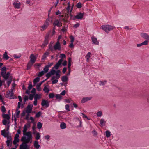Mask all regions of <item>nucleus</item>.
Here are the masks:
<instances>
[{
  "mask_svg": "<svg viewBox=\"0 0 149 149\" xmlns=\"http://www.w3.org/2000/svg\"><path fill=\"white\" fill-rule=\"evenodd\" d=\"M28 134H26V136H23L22 137L21 139V141L22 142L21 144L23 143H28L29 142L30 140H32V133L30 131L27 132Z\"/></svg>",
  "mask_w": 149,
  "mask_h": 149,
  "instance_id": "obj_1",
  "label": "nucleus"
},
{
  "mask_svg": "<svg viewBox=\"0 0 149 149\" xmlns=\"http://www.w3.org/2000/svg\"><path fill=\"white\" fill-rule=\"evenodd\" d=\"M115 28L114 26L108 24L103 25L101 26V29L107 33H108L109 31L113 30Z\"/></svg>",
  "mask_w": 149,
  "mask_h": 149,
  "instance_id": "obj_2",
  "label": "nucleus"
},
{
  "mask_svg": "<svg viewBox=\"0 0 149 149\" xmlns=\"http://www.w3.org/2000/svg\"><path fill=\"white\" fill-rule=\"evenodd\" d=\"M14 89H11L10 91H9V92L6 95V97L7 98H9L10 99H16L17 97L15 96L13 92Z\"/></svg>",
  "mask_w": 149,
  "mask_h": 149,
  "instance_id": "obj_3",
  "label": "nucleus"
},
{
  "mask_svg": "<svg viewBox=\"0 0 149 149\" xmlns=\"http://www.w3.org/2000/svg\"><path fill=\"white\" fill-rule=\"evenodd\" d=\"M85 13H84L79 12L77 15L76 16H75L73 17V20H75V19H78L81 20L83 18Z\"/></svg>",
  "mask_w": 149,
  "mask_h": 149,
  "instance_id": "obj_4",
  "label": "nucleus"
},
{
  "mask_svg": "<svg viewBox=\"0 0 149 149\" xmlns=\"http://www.w3.org/2000/svg\"><path fill=\"white\" fill-rule=\"evenodd\" d=\"M41 105L42 107L47 108L49 106V102L47 100L43 99L42 100Z\"/></svg>",
  "mask_w": 149,
  "mask_h": 149,
  "instance_id": "obj_5",
  "label": "nucleus"
},
{
  "mask_svg": "<svg viewBox=\"0 0 149 149\" xmlns=\"http://www.w3.org/2000/svg\"><path fill=\"white\" fill-rule=\"evenodd\" d=\"M53 49L54 48L55 50H60L61 49V45L59 41H57V42L56 43L54 46Z\"/></svg>",
  "mask_w": 149,
  "mask_h": 149,
  "instance_id": "obj_6",
  "label": "nucleus"
},
{
  "mask_svg": "<svg viewBox=\"0 0 149 149\" xmlns=\"http://www.w3.org/2000/svg\"><path fill=\"white\" fill-rule=\"evenodd\" d=\"M50 21V19L49 18H47L45 22L44 25L41 26V28H42L43 30H45L46 28L49 25V23L48 22V21Z\"/></svg>",
  "mask_w": 149,
  "mask_h": 149,
  "instance_id": "obj_7",
  "label": "nucleus"
},
{
  "mask_svg": "<svg viewBox=\"0 0 149 149\" xmlns=\"http://www.w3.org/2000/svg\"><path fill=\"white\" fill-rule=\"evenodd\" d=\"M33 107V105L32 104H29H29L26 107V110L25 111L27 113L29 114L31 112Z\"/></svg>",
  "mask_w": 149,
  "mask_h": 149,
  "instance_id": "obj_8",
  "label": "nucleus"
},
{
  "mask_svg": "<svg viewBox=\"0 0 149 149\" xmlns=\"http://www.w3.org/2000/svg\"><path fill=\"white\" fill-rule=\"evenodd\" d=\"M29 146L26 143H24L21 144L19 146V149H29Z\"/></svg>",
  "mask_w": 149,
  "mask_h": 149,
  "instance_id": "obj_9",
  "label": "nucleus"
},
{
  "mask_svg": "<svg viewBox=\"0 0 149 149\" xmlns=\"http://www.w3.org/2000/svg\"><path fill=\"white\" fill-rule=\"evenodd\" d=\"M7 68L5 66L3 67L1 69V75L2 77L6 73Z\"/></svg>",
  "mask_w": 149,
  "mask_h": 149,
  "instance_id": "obj_10",
  "label": "nucleus"
},
{
  "mask_svg": "<svg viewBox=\"0 0 149 149\" xmlns=\"http://www.w3.org/2000/svg\"><path fill=\"white\" fill-rule=\"evenodd\" d=\"M30 60L29 61L32 63H34L36 59V57L33 54H31L30 56Z\"/></svg>",
  "mask_w": 149,
  "mask_h": 149,
  "instance_id": "obj_11",
  "label": "nucleus"
},
{
  "mask_svg": "<svg viewBox=\"0 0 149 149\" xmlns=\"http://www.w3.org/2000/svg\"><path fill=\"white\" fill-rule=\"evenodd\" d=\"M92 43L96 45H99V42L97 41L96 38L94 36H92L91 37Z\"/></svg>",
  "mask_w": 149,
  "mask_h": 149,
  "instance_id": "obj_12",
  "label": "nucleus"
},
{
  "mask_svg": "<svg viewBox=\"0 0 149 149\" xmlns=\"http://www.w3.org/2000/svg\"><path fill=\"white\" fill-rule=\"evenodd\" d=\"M27 130L28 127H27V125L26 124L25 125L22 130L23 136H26V134H28L27 132Z\"/></svg>",
  "mask_w": 149,
  "mask_h": 149,
  "instance_id": "obj_13",
  "label": "nucleus"
},
{
  "mask_svg": "<svg viewBox=\"0 0 149 149\" xmlns=\"http://www.w3.org/2000/svg\"><path fill=\"white\" fill-rule=\"evenodd\" d=\"M149 41L148 40H146L141 43L137 44L136 46L137 47H139L143 45H147Z\"/></svg>",
  "mask_w": 149,
  "mask_h": 149,
  "instance_id": "obj_14",
  "label": "nucleus"
},
{
  "mask_svg": "<svg viewBox=\"0 0 149 149\" xmlns=\"http://www.w3.org/2000/svg\"><path fill=\"white\" fill-rule=\"evenodd\" d=\"M92 98V97H85L83 98L81 100V103H85L86 102L91 100Z\"/></svg>",
  "mask_w": 149,
  "mask_h": 149,
  "instance_id": "obj_15",
  "label": "nucleus"
},
{
  "mask_svg": "<svg viewBox=\"0 0 149 149\" xmlns=\"http://www.w3.org/2000/svg\"><path fill=\"white\" fill-rule=\"evenodd\" d=\"M40 80V77L38 76L34 79L33 82V86H34L37 84V83Z\"/></svg>",
  "mask_w": 149,
  "mask_h": 149,
  "instance_id": "obj_16",
  "label": "nucleus"
},
{
  "mask_svg": "<svg viewBox=\"0 0 149 149\" xmlns=\"http://www.w3.org/2000/svg\"><path fill=\"white\" fill-rule=\"evenodd\" d=\"M10 74V72L8 71L6 72L4 76L3 77V78H4L5 80H7L8 78L9 77Z\"/></svg>",
  "mask_w": 149,
  "mask_h": 149,
  "instance_id": "obj_17",
  "label": "nucleus"
},
{
  "mask_svg": "<svg viewBox=\"0 0 149 149\" xmlns=\"http://www.w3.org/2000/svg\"><path fill=\"white\" fill-rule=\"evenodd\" d=\"M141 36L142 38H145L146 39H149V35L146 33H141Z\"/></svg>",
  "mask_w": 149,
  "mask_h": 149,
  "instance_id": "obj_18",
  "label": "nucleus"
},
{
  "mask_svg": "<svg viewBox=\"0 0 149 149\" xmlns=\"http://www.w3.org/2000/svg\"><path fill=\"white\" fill-rule=\"evenodd\" d=\"M2 116L3 118H4V119L9 120V119H10V116H9V114L3 113Z\"/></svg>",
  "mask_w": 149,
  "mask_h": 149,
  "instance_id": "obj_19",
  "label": "nucleus"
},
{
  "mask_svg": "<svg viewBox=\"0 0 149 149\" xmlns=\"http://www.w3.org/2000/svg\"><path fill=\"white\" fill-rule=\"evenodd\" d=\"M13 5L16 8L19 9L20 7V3L19 2L18 3L17 2H15L13 3Z\"/></svg>",
  "mask_w": 149,
  "mask_h": 149,
  "instance_id": "obj_20",
  "label": "nucleus"
},
{
  "mask_svg": "<svg viewBox=\"0 0 149 149\" xmlns=\"http://www.w3.org/2000/svg\"><path fill=\"white\" fill-rule=\"evenodd\" d=\"M1 135L3 136L4 137V136H6V135H8L10 134L11 135L10 133H9L8 132H6V131L5 129H4L3 130H1Z\"/></svg>",
  "mask_w": 149,
  "mask_h": 149,
  "instance_id": "obj_21",
  "label": "nucleus"
},
{
  "mask_svg": "<svg viewBox=\"0 0 149 149\" xmlns=\"http://www.w3.org/2000/svg\"><path fill=\"white\" fill-rule=\"evenodd\" d=\"M33 145L36 149H39L40 146V145L39 144V143L38 141H34Z\"/></svg>",
  "mask_w": 149,
  "mask_h": 149,
  "instance_id": "obj_22",
  "label": "nucleus"
},
{
  "mask_svg": "<svg viewBox=\"0 0 149 149\" xmlns=\"http://www.w3.org/2000/svg\"><path fill=\"white\" fill-rule=\"evenodd\" d=\"M34 63H32L31 62L29 61L27 65L26 70H29L31 68L32 66Z\"/></svg>",
  "mask_w": 149,
  "mask_h": 149,
  "instance_id": "obj_23",
  "label": "nucleus"
},
{
  "mask_svg": "<svg viewBox=\"0 0 149 149\" xmlns=\"http://www.w3.org/2000/svg\"><path fill=\"white\" fill-rule=\"evenodd\" d=\"M49 43V40H44L43 43L41 45V47L44 48Z\"/></svg>",
  "mask_w": 149,
  "mask_h": 149,
  "instance_id": "obj_24",
  "label": "nucleus"
},
{
  "mask_svg": "<svg viewBox=\"0 0 149 149\" xmlns=\"http://www.w3.org/2000/svg\"><path fill=\"white\" fill-rule=\"evenodd\" d=\"M61 80L63 82H67L68 80V76L65 75L61 77Z\"/></svg>",
  "mask_w": 149,
  "mask_h": 149,
  "instance_id": "obj_25",
  "label": "nucleus"
},
{
  "mask_svg": "<svg viewBox=\"0 0 149 149\" xmlns=\"http://www.w3.org/2000/svg\"><path fill=\"white\" fill-rule=\"evenodd\" d=\"M47 87H49V85H47L45 86L44 88L43 91H44L45 93H49L50 90Z\"/></svg>",
  "mask_w": 149,
  "mask_h": 149,
  "instance_id": "obj_26",
  "label": "nucleus"
},
{
  "mask_svg": "<svg viewBox=\"0 0 149 149\" xmlns=\"http://www.w3.org/2000/svg\"><path fill=\"white\" fill-rule=\"evenodd\" d=\"M60 127L61 129H65L66 128V124L64 122H61L60 124Z\"/></svg>",
  "mask_w": 149,
  "mask_h": 149,
  "instance_id": "obj_27",
  "label": "nucleus"
},
{
  "mask_svg": "<svg viewBox=\"0 0 149 149\" xmlns=\"http://www.w3.org/2000/svg\"><path fill=\"white\" fill-rule=\"evenodd\" d=\"M9 57L7 55V53L6 51H5L3 54V59L5 60H8Z\"/></svg>",
  "mask_w": 149,
  "mask_h": 149,
  "instance_id": "obj_28",
  "label": "nucleus"
},
{
  "mask_svg": "<svg viewBox=\"0 0 149 149\" xmlns=\"http://www.w3.org/2000/svg\"><path fill=\"white\" fill-rule=\"evenodd\" d=\"M7 146L10 147L12 144V140L11 139H7L6 141Z\"/></svg>",
  "mask_w": 149,
  "mask_h": 149,
  "instance_id": "obj_29",
  "label": "nucleus"
},
{
  "mask_svg": "<svg viewBox=\"0 0 149 149\" xmlns=\"http://www.w3.org/2000/svg\"><path fill=\"white\" fill-rule=\"evenodd\" d=\"M34 100H37L41 98V94L36 93L34 95Z\"/></svg>",
  "mask_w": 149,
  "mask_h": 149,
  "instance_id": "obj_30",
  "label": "nucleus"
},
{
  "mask_svg": "<svg viewBox=\"0 0 149 149\" xmlns=\"http://www.w3.org/2000/svg\"><path fill=\"white\" fill-rule=\"evenodd\" d=\"M106 122L104 119H101L100 121V124L102 126H105L106 125Z\"/></svg>",
  "mask_w": 149,
  "mask_h": 149,
  "instance_id": "obj_31",
  "label": "nucleus"
},
{
  "mask_svg": "<svg viewBox=\"0 0 149 149\" xmlns=\"http://www.w3.org/2000/svg\"><path fill=\"white\" fill-rule=\"evenodd\" d=\"M107 82V81L106 80H104V81H100L99 82V84L100 86H104L105 85Z\"/></svg>",
  "mask_w": 149,
  "mask_h": 149,
  "instance_id": "obj_32",
  "label": "nucleus"
},
{
  "mask_svg": "<svg viewBox=\"0 0 149 149\" xmlns=\"http://www.w3.org/2000/svg\"><path fill=\"white\" fill-rule=\"evenodd\" d=\"M42 123L40 122H38L37 124V128L40 130L42 127Z\"/></svg>",
  "mask_w": 149,
  "mask_h": 149,
  "instance_id": "obj_33",
  "label": "nucleus"
},
{
  "mask_svg": "<svg viewBox=\"0 0 149 149\" xmlns=\"http://www.w3.org/2000/svg\"><path fill=\"white\" fill-rule=\"evenodd\" d=\"M106 133V136L107 138L111 136V132H110L108 130H106L105 132Z\"/></svg>",
  "mask_w": 149,
  "mask_h": 149,
  "instance_id": "obj_34",
  "label": "nucleus"
},
{
  "mask_svg": "<svg viewBox=\"0 0 149 149\" xmlns=\"http://www.w3.org/2000/svg\"><path fill=\"white\" fill-rule=\"evenodd\" d=\"M49 67L48 66L46 65L44 67L43 70V71H44L45 73H47L49 70Z\"/></svg>",
  "mask_w": 149,
  "mask_h": 149,
  "instance_id": "obj_35",
  "label": "nucleus"
},
{
  "mask_svg": "<svg viewBox=\"0 0 149 149\" xmlns=\"http://www.w3.org/2000/svg\"><path fill=\"white\" fill-rule=\"evenodd\" d=\"M40 133L39 132L37 133L36 134V136L35 137V139L38 140L40 139Z\"/></svg>",
  "mask_w": 149,
  "mask_h": 149,
  "instance_id": "obj_36",
  "label": "nucleus"
},
{
  "mask_svg": "<svg viewBox=\"0 0 149 149\" xmlns=\"http://www.w3.org/2000/svg\"><path fill=\"white\" fill-rule=\"evenodd\" d=\"M45 73V72H44V71L42 70L41 71H40L39 72V74H38L37 76L40 77H41Z\"/></svg>",
  "mask_w": 149,
  "mask_h": 149,
  "instance_id": "obj_37",
  "label": "nucleus"
},
{
  "mask_svg": "<svg viewBox=\"0 0 149 149\" xmlns=\"http://www.w3.org/2000/svg\"><path fill=\"white\" fill-rule=\"evenodd\" d=\"M55 97L56 99L59 100L61 99L62 98V97L61 96L60 94H57L55 96Z\"/></svg>",
  "mask_w": 149,
  "mask_h": 149,
  "instance_id": "obj_38",
  "label": "nucleus"
},
{
  "mask_svg": "<svg viewBox=\"0 0 149 149\" xmlns=\"http://www.w3.org/2000/svg\"><path fill=\"white\" fill-rule=\"evenodd\" d=\"M42 114L40 111L37 112L35 115V117L36 118H39L40 117Z\"/></svg>",
  "mask_w": 149,
  "mask_h": 149,
  "instance_id": "obj_39",
  "label": "nucleus"
},
{
  "mask_svg": "<svg viewBox=\"0 0 149 149\" xmlns=\"http://www.w3.org/2000/svg\"><path fill=\"white\" fill-rule=\"evenodd\" d=\"M1 111L3 113H5L6 111V109L4 106H2L1 107Z\"/></svg>",
  "mask_w": 149,
  "mask_h": 149,
  "instance_id": "obj_40",
  "label": "nucleus"
},
{
  "mask_svg": "<svg viewBox=\"0 0 149 149\" xmlns=\"http://www.w3.org/2000/svg\"><path fill=\"white\" fill-rule=\"evenodd\" d=\"M60 22H58V23H55V22H54L53 23V25L55 27L56 26H57L58 27H60Z\"/></svg>",
  "mask_w": 149,
  "mask_h": 149,
  "instance_id": "obj_41",
  "label": "nucleus"
},
{
  "mask_svg": "<svg viewBox=\"0 0 149 149\" xmlns=\"http://www.w3.org/2000/svg\"><path fill=\"white\" fill-rule=\"evenodd\" d=\"M51 44H53L52 41H51L50 42V43L49 44V49H50L51 51H53V49L52 45H51Z\"/></svg>",
  "mask_w": 149,
  "mask_h": 149,
  "instance_id": "obj_42",
  "label": "nucleus"
},
{
  "mask_svg": "<svg viewBox=\"0 0 149 149\" xmlns=\"http://www.w3.org/2000/svg\"><path fill=\"white\" fill-rule=\"evenodd\" d=\"M76 6L78 8H80L82 7V4L80 2H79L76 5Z\"/></svg>",
  "mask_w": 149,
  "mask_h": 149,
  "instance_id": "obj_43",
  "label": "nucleus"
},
{
  "mask_svg": "<svg viewBox=\"0 0 149 149\" xmlns=\"http://www.w3.org/2000/svg\"><path fill=\"white\" fill-rule=\"evenodd\" d=\"M42 65L41 63H35L34 65V66L37 68L39 69V67L40 66Z\"/></svg>",
  "mask_w": 149,
  "mask_h": 149,
  "instance_id": "obj_44",
  "label": "nucleus"
},
{
  "mask_svg": "<svg viewBox=\"0 0 149 149\" xmlns=\"http://www.w3.org/2000/svg\"><path fill=\"white\" fill-rule=\"evenodd\" d=\"M50 72H51L52 75H54L56 74V70L54 69V68H53L50 71Z\"/></svg>",
  "mask_w": 149,
  "mask_h": 149,
  "instance_id": "obj_45",
  "label": "nucleus"
},
{
  "mask_svg": "<svg viewBox=\"0 0 149 149\" xmlns=\"http://www.w3.org/2000/svg\"><path fill=\"white\" fill-rule=\"evenodd\" d=\"M19 141V138H14V140L13 141V143H17Z\"/></svg>",
  "mask_w": 149,
  "mask_h": 149,
  "instance_id": "obj_46",
  "label": "nucleus"
},
{
  "mask_svg": "<svg viewBox=\"0 0 149 149\" xmlns=\"http://www.w3.org/2000/svg\"><path fill=\"white\" fill-rule=\"evenodd\" d=\"M46 73L47 74H46L45 76L47 78H49L52 75V74L50 71L48 73Z\"/></svg>",
  "mask_w": 149,
  "mask_h": 149,
  "instance_id": "obj_47",
  "label": "nucleus"
},
{
  "mask_svg": "<svg viewBox=\"0 0 149 149\" xmlns=\"http://www.w3.org/2000/svg\"><path fill=\"white\" fill-rule=\"evenodd\" d=\"M55 97V95L53 93H50L49 95V97L50 99H52Z\"/></svg>",
  "mask_w": 149,
  "mask_h": 149,
  "instance_id": "obj_48",
  "label": "nucleus"
},
{
  "mask_svg": "<svg viewBox=\"0 0 149 149\" xmlns=\"http://www.w3.org/2000/svg\"><path fill=\"white\" fill-rule=\"evenodd\" d=\"M60 66V65L56 63L52 68H55L56 70H58Z\"/></svg>",
  "mask_w": 149,
  "mask_h": 149,
  "instance_id": "obj_49",
  "label": "nucleus"
},
{
  "mask_svg": "<svg viewBox=\"0 0 149 149\" xmlns=\"http://www.w3.org/2000/svg\"><path fill=\"white\" fill-rule=\"evenodd\" d=\"M20 112V111L19 110H18L17 111L16 110L15 114L17 118H18L19 116V114Z\"/></svg>",
  "mask_w": 149,
  "mask_h": 149,
  "instance_id": "obj_50",
  "label": "nucleus"
},
{
  "mask_svg": "<svg viewBox=\"0 0 149 149\" xmlns=\"http://www.w3.org/2000/svg\"><path fill=\"white\" fill-rule=\"evenodd\" d=\"M40 86H40L38 84H37V85H36V89L38 91H40L41 90V89L40 88Z\"/></svg>",
  "mask_w": 149,
  "mask_h": 149,
  "instance_id": "obj_51",
  "label": "nucleus"
},
{
  "mask_svg": "<svg viewBox=\"0 0 149 149\" xmlns=\"http://www.w3.org/2000/svg\"><path fill=\"white\" fill-rule=\"evenodd\" d=\"M92 133L94 136H96L97 135V133L95 130H93L92 131Z\"/></svg>",
  "mask_w": 149,
  "mask_h": 149,
  "instance_id": "obj_52",
  "label": "nucleus"
},
{
  "mask_svg": "<svg viewBox=\"0 0 149 149\" xmlns=\"http://www.w3.org/2000/svg\"><path fill=\"white\" fill-rule=\"evenodd\" d=\"M65 109L66 110H67L68 111H69L70 110L69 108L70 107V105L68 104H67L65 105Z\"/></svg>",
  "mask_w": 149,
  "mask_h": 149,
  "instance_id": "obj_53",
  "label": "nucleus"
},
{
  "mask_svg": "<svg viewBox=\"0 0 149 149\" xmlns=\"http://www.w3.org/2000/svg\"><path fill=\"white\" fill-rule=\"evenodd\" d=\"M34 97V95L32 94H31L29 95V99L30 100H32L33 97Z\"/></svg>",
  "mask_w": 149,
  "mask_h": 149,
  "instance_id": "obj_54",
  "label": "nucleus"
},
{
  "mask_svg": "<svg viewBox=\"0 0 149 149\" xmlns=\"http://www.w3.org/2000/svg\"><path fill=\"white\" fill-rule=\"evenodd\" d=\"M22 104V103L20 102H19L18 103V106L17 108L16 109V111H17L18 110V109H19L21 107V105Z\"/></svg>",
  "mask_w": 149,
  "mask_h": 149,
  "instance_id": "obj_55",
  "label": "nucleus"
},
{
  "mask_svg": "<svg viewBox=\"0 0 149 149\" xmlns=\"http://www.w3.org/2000/svg\"><path fill=\"white\" fill-rule=\"evenodd\" d=\"M32 89V90L31 91V93L33 94H35L36 93V89L35 88H33Z\"/></svg>",
  "mask_w": 149,
  "mask_h": 149,
  "instance_id": "obj_56",
  "label": "nucleus"
},
{
  "mask_svg": "<svg viewBox=\"0 0 149 149\" xmlns=\"http://www.w3.org/2000/svg\"><path fill=\"white\" fill-rule=\"evenodd\" d=\"M66 57V55L63 53L61 54H60V57L61 58L60 59H63Z\"/></svg>",
  "mask_w": 149,
  "mask_h": 149,
  "instance_id": "obj_57",
  "label": "nucleus"
},
{
  "mask_svg": "<svg viewBox=\"0 0 149 149\" xmlns=\"http://www.w3.org/2000/svg\"><path fill=\"white\" fill-rule=\"evenodd\" d=\"M29 99V97L27 95H25L24 96V103H25V102L28 100Z\"/></svg>",
  "mask_w": 149,
  "mask_h": 149,
  "instance_id": "obj_58",
  "label": "nucleus"
},
{
  "mask_svg": "<svg viewBox=\"0 0 149 149\" xmlns=\"http://www.w3.org/2000/svg\"><path fill=\"white\" fill-rule=\"evenodd\" d=\"M26 113V111L25 110H24L22 111L21 114V118L23 117L25 115Z\"/></svg>",
  "mask_w": 149,
  "mask_h": 149,
  "instance_id": "obj_59",
  "label": "nucleus"
},
{
  "mask_svg": "<svg viewBox=\"0 0 149 149\" xmlns=\"http://www.w3.org/2000/svg\"><path fill=\"white\" fill-rule=\"evenodd\" d=\"M102 114L101 111H99L97 113V117H100Z\"/></svg>",
  "mask_w": 149,
  "mask_h": 149,
  "instance_id": "obj_60",
  "label": "nucleus"
},
{
  "mask_svg": "<svg viewBox=\"0 0 149 149\" xmlns=\"http://www.w3.org/2000/svg\"><path fill=\"white\" fill-rule=\"evenodd\" d=\"M7 120L6 119H4L2 121V123L4 125H7Z\"/></svg>",
  "mask_w": 149,
  "mask_h": 149,
  "instance_id": "obj_61",
  "label": "nucleus"
},
{
  "mask_svg": "<svg viewBox=\"0 0 149 149\" xmlns=\"http://www.w3.org/2000/svg\"><path fill=\"white\" fill-rule=\"evenodd\" d=\"M63 61V59H60L57 62V63L59 65H60L61 66Z\"/></svg>",
  "mask_w": 149,
  "mask_h": 149,
  "instance_id": "obj_62",
  "label": "nucleus"
},
{
  "mask_svg": "<svg viewBox=\"0 0 149 149\" xmlns=\"http://www.w3.org/2000/svg\"><path fill=\"white\" fill-rule=\"evenodd\" d=\"M71 39V42H73L74 40V38L72 36H71L70 37Z\"/></svg>",
  "mask_w": 149,
  "mask_h": 149,
  "instance_id": "obj_63",
  "label": "nucleus"
},
{
  "mask_svg": "<svg viewBox=\"0 0 149 149\" xmlns=\"http://www.w3.org/2000/svg\"><path fill=\"white\" fill-rule=\"evenodd\" d=\"M58 81V79H54V80H52V84H56L57 83Z\"/></svg>",
  "mask_w": 149,
  "mask_h": 149,
  "instance_id": "obj_64",
  "label": "nucleus"
}]
</instances>
